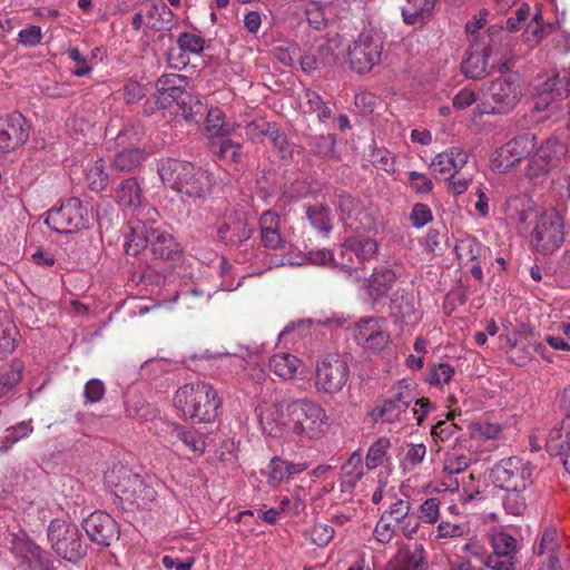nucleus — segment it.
Instances as JSON below:
<instances>
[{"label": "nucleus", "mask_w": 570, "mask_h": 570, "mask_svg": "<svg viewBox=\"0 0 570 570\" xmlns=\"http://www.w3.org/2000/svg\"><path fill=\"white\" fill-rule=\"evenodd\" d=\"M534 465L520 456L500 460L493 465L490 478L494 487L505 492L503 507L509 514L522 515L532 495Z\"/></svg>", "instance_id": "nucleus-1"}, {"label": "nucleus", "mask_w": 570, "mask_h": 570, "mask_svg": "<svg viewBox=\"0 0 570 570\" xmlns=\"http://www.w3.org/2000/svg\"><path fill=\"white\" fill-rule=\"evenodd\" d=\"M222 403L217 390L205 381L181 385L173 397V404L178 415L195 424L215 422L219 415Z\"/></svg>", "instance_id": "nucleus-2"}, {"label": "nucleus", "mask_w": 570, "mask_h": 570, "mask_svg": "<svg viewBox=\"0 0 570 570\" xmlns=\"http://www.w3.org/2000/svg\"><path fill=\"white\" fill-rule=\"evenodd\" d=\"M157 173L166 186L188 197L204 199L212 193L213 175L189 161L161 158L157 163Z\"/></svg>", "instance_id": "nucleus-3"}, {"label": "nucleus", "mask_w": 570, "mask_h": 570, "mask_svg": "<svg viewBox=\"0 0 570 570\" xmlns=\"http://www.w3.org/2000/svg\"><path fill=\"white\" fill-rule=\"evenodd\" d=\"M292 431L308 440L324 435L327 428L325 410L314 401L301 399L293 401L286 407Z\"/></svg>", "instance_id": "nucleus-4"}, {"label": "nucleus", "mask_w": 570, "mask_h": 570, "mask_svg": "<svg viewBox=\"0 0 570 570\" xmlns=\"http://www.w3.org/2000/svg\"><path fill=\"white\" fill-rule=\"evenodd\" d=\"M489 96V107L484 105L481 109L478 106L479 114L508 115L515 109L520 102L522 94V77L518 72L500 76L489 82L487 88Z\"/></svg>", "instance_id": "nucleus-5"}, {"label": "nucleus", "mask_w": 570, "mask_h": 570, "mask_svg": "<svg viewBox=\"0 0 570 570\" xmlns=\"http://www.w3.org/2000/svg\"><path fill=\"white\" fill-rule=\"evenodd\" d=\"M384 37L382 32L371 29L362 31L348 47L347 60L353 71L368 73L382 61Z\"/></svg>", "instance_id": "nucleus-6"}, {"label": "nucleus", "mask_w": 570, "mask_h": 570, "mask_svg": "<svg viewBox=\"0 0 570 570\" xmlns=\"http://www.w3.org/2000/svg\"><path fill=\"white\" fill-rule=\"evenodd\" d=\"M379 255V243L376 239L365 236H350L344 239L340 253V261L336 263L347 279L360 281L362 265Z\"/></svg>", "instance_id": "nucleus-7"}, {"label": "nucleus", "mask_w": 570, "mask_h": 570, "mask_svg": "<svg viewBox=\"0 0 570 570\" xmlns=\"http://www.w3.org/2000/svg\"><path fill=\"white\" fill-rule=\"evenodd\" d=\"M350 379L347 356L328 353L317 360L314 386L317 392L326 395L340 393Z\"/></svg>", "instance_id": "nucleus-8"}, {"label": "nucleus", "mask_w": 570, "mask_h": 570, "mask_svg": "<svg viewBox=\"0 0 570 570\" xmlns=\"http://www.w3.org/2000/svg\"><path fill=\"white\" fill-rule=\"evenodd\" d=\"M564 243V219L556 209L543 212L531 232L533 248L543 256L552 255Z\"/></svg>", "instance_id": "nucleus-9"}, {"label": "nucleus", "mask_w": 570, "mask_h": 570, "mask_svg": "<svg viewBox=\"0 0 570 570\" xmlns=\"http://www.w3.org/2000/svg\"><path fill=\"white\" fill-rule=\"evenodd\" d=\"M48 539L53 551L62 559L77 563L86 556V546L77 525L58 519L48 527Z\"/></svg>", "instance_id": "nucleus-10"}, {"label": "nucleus", "mask_w": 570, "mask_h": 570, "mask_svg": "<svg viewBox=\"0 0 570 570\" xmlns=\"http://www.w3.org/2000/svg\"><path fill=\"white\" fill-rule=\"evenodd\" d=\"M414 400L412 382L407 379L400 380L391 386L390 395L372 410L371 416L375 422L393 423L400 420Z\"/></svg>", "instance_id": "nucleus-11"}, {"label": "nucleus", "mask_w": 570, "mask_h": 570, "mask_svg": "<svg viewBox=\"0 0 570 570\" xmlns=\"http://www.w3.org/2000/svg\"><path fill=\"white\" fill-rule=\"evenodd\" d=\"M107 483L124 511L134 512L140 509L142 480L138 473L120 466L107 475Z\"/></svg>", "instance_id": "nucleus-12"}, {"label": "nucleus", "mask_w": 570, "mask_h": 570, "mask_svg": "<svg viewBox=\"0 0 570 570\" xmlns=\"http://www.w3.org/2000/svg\"><path fill=\"white\" fill-rule=\"evenodd\" d=\"M157 215L154 207L145 210V247L150 246L155 258L176 261L179 258L181 249L166 226H147V220L154 224Z\"/></svg>", "instance_id": "nucleus-13"}, {"label": "nucleus", "mask_w": 570, "mask_h": 570, "mask_svg": "<svg viewBox=\"0 0 570 570\" xmlns=\"http://www.w3.org/2000/svg\"><path fill=\"white\" fill-rule=\"evenodd\" d=\"M87 209L77 197H69L58 208L48 212L46 224L59 234L71 233L86 226Z\"/></svg>", "instance_id": "nucleus-14"}, {"label": "nucleus", "mask_w": 570, "mask_h": 570, "mask_svg": "<svg viewBox=\"0 0 570 570\" xmlns=\"http://www.w3.org/2000/svg\"><path fill=\"white\" fill-rule=\"evenodd\" d=\"M492 551L487 556L484 566L490 570H515L519 562L517 539L504 531H497L489 538Z\"/></svg>", "instance_id": "nucleus-15"}, {"label": "nucleus", "mask_w": 570, "mask_h": 570, "mask_svg": "<svg viewBox=\"0 0 570 570\" xmlns=\"http://www.w3.org/2000/svg\"><path fill=\"white\" fill-rule=\"evenodd\" d=\"M215 228L218 240L232 247L240 246L247 242L254 233V228L248 223L245 214L236 210L225 212L216 222Z\"/></svg>", "instance_id": "nucleus-16"}, {"label": "nucleus", "mask_w": 570, "mask_h": 570, "mask_svg": "<svg viewBox=\"0 0 570 570\" xmlns=\"http://www.w3.org/2000/svg\"><path fill=\"white\" fill-rule=\"evenodd\" d=\"M337 209L341 220L351 229L370 232L376 220L364 203L347 193L337 195Z\"/></svg>", "instance_id": "nucleus-17"}, {"label": "nucleus", "mask_w": 570, "mask_h": 570, "mask_svg": "<svg viewBox=\"0 0 570 570\" xmlns=\"http://www.w3.org/2000/svg\"><path fill=\"white\" fill-rule=\"evenodd\" d=\"M335 43L326 38H316L309 46L298 49L297 61L304 73L332 66L336 62Z\"/></svg>", "instance_id": "nucleus-18"}, {"label": "nucleus", "mask_w": 570, "mask_h": 570, "mask_svg": "<svg viewBox=\"0 0 570 570\" xmlns=\"http://www.w3.org/2000/svg\"><path fill=\"white\" fill-rule=\"evenodd\" d=\"M30 126L19 111L0 117V151L9 153L21 147L29 139Z\"/></svg>", "instance_id": "nucleus-19"}, {"label": "nucleus", "mask_w": 570, "mask_h": 570, "mask_svg": "<svg viewBox=\"0 0 570 570\" xmlns=\"http://www.w3.org/2000/svg\"><path fill=\"white\" fill-rule=\"evenodd\" d=\"M566 151V146L558 138H548L531 157L527 167V175L531 179L547 175L558 165Z\"/></svg>", "instance_id": "nucleus-20"}, {"label": "nucleus", "mask_w": 570, "mask_h": 570, "mask_svg": "<svg viewBox=\"0 0 570 570\" xmlns=\"http://www.w3.org/2000/svg\"><path fill=\"white\" fill-rule=\"evenodd\" d=\"M535 146V136H515L495 150L494 161L500 170H507L527 158Z\"/></svg>", "instance_id": "nucleus-21"}, {"label": "nucleus", "mask_w": 570, "mask_h": 570, "mask_svg": "<svg viewBox=\"0 0 570 570\" xmlns=\"http://www.w3.org/2000/svg\"><path fill=\"white\" fill-rule=\"evenodd\" d=\"M356 343L365 350L381 351L390 341V333L381 325L376 317L361 318L354 330Z\"/></svg>", "instance_id": "nucleus-22"}, {"label": "nucleus", "mask_w": 570, "mask_h": 570, "mask_svg": "<svg viewBox=\"0 0 570 570\" xmlns=\"http://www.w3.org/2000/svg\"><path fill=\"white\" fill-rule=\"evenodd\" d=\"M82 528L92 542L106 547L118 534L116 521L110 514L102 511H95L83 519Z\"/></svg>", "instance_id": "nucleus-23"}, {"label": "nucleus", "mask_w": 570, "mask_h": 570, "mask_svg": "<svg viewBox=\"0 0 570 570\" xmlns=\"http://www.w3.org/2000/svg\"><path fill=\"white\" fill-rule=\"evenodd\" d=\"M428 553L422 543L406 544L397 549L384 570H425Z\"/></svg>", "instance_id": "nucleus-24"}, {"label": "nucleus", "mask_w": 570, "mask_h": 570, "mask_svg": "<svg viewBox=\"0 0 570 570\" xmlns=\"http://www.w3.org/2000/svg\"><path fill=\"white\" fill-rule=\"evenodd\" d=\"M397 278V273L391 266L379 265L374 267L371 275L364 281V287L372 303L375 304L386 297Z\"/></svg>", "instance_id": "nucleus-25"}, {"label": "nucleus", "mask_w": 570, "mask_h": 570, "mask_svg": "<svg viewBox=\"0 0 570 570\" xmlns=\"http://www.w3.org/2000/svg\"><path fill=\"white\" fill-rule=\"evenodd\" d=\"M261 243L267 249L285 248V239L281 235V217L273 210L263 212L258 219Z\"/></svg>", "instance_id": "nucleus-26"}, {"label": "nucleus", "mask_w": 570, "mask_h": 570, "mask_svg": "<svg viewBox=\"0 0 570 570\" xmlns=\"http://www.w3.org/2000/svg\"><path fill=\"white\" fill-rule=\"evenodd\" d=\"M267 483L276 488L281 483H288L295 475L307 470L308 464L305 462H292L282 456L275 455L268 463Z\"/></svg>", "instance_id": "nucleus-27"}, {"label": "nucleus", "mask_w": 570, "mask_h": 570, "mask_svg": "<svg viewBox=\"0 0 570 570\" xmlns=\"http://www.w3.org/2000/svg\"><path fill=\"white\" fill-rule=\"evenodd\" d=\"M157 11L158 8L153 4L148 10V16L145 17V38L148 40L145 41V47H150L155 53L158 48L163 49L166 40L170 41L171 38L167 27L168 21L160 18L155 19Z\"/></svg>", "instance_id": "nucleus-28"}, {"label": "nucleus", "mask_w": 570, "mask_h": 570, "mask_svg": "<svg viewBox=\"0 0 570 570\" xmlns=\"http://www.w3.org/2000/svg\"><path fill=\"white\" fill-rule=\"evenodd\" d=\"M468 163V154L461 147H451L443 153L438 154L430 167L434 173L450 176L452 173H459Z\"/></svg>", "instance_id": "nucleus-29"}, {"label": "nucleus", "mask_w": 570, "mask_h": 570, "mask_svg": "<svg viewBox=\"0 0 570 570\" xmlns=\"http://www.w3.org/2000/svg\"><path fill=\"white\" fill-rule=\"evenodd\" d=\"M390 316L400 323H406V320L416 313L415 296L405 288H399L390 297Z\"/></svg>", "instance_id": "nucleus-30"}, {"label": "nucleus", "mask_w": 570, "mask_h": 570, "mask_svg": "<svg viewBox=\"0 0 570 570\" xmlns=\"http://www.w3.org/2000/svg\"><path fill=\"white\" fill-rule=\"evenodd\" d=\"M490 56L491 51L489 50L478 51L469 49L461 63L462 73L466 78L473 80L483 79L491 75V70H489L488 66V59Z\"/></svg>", "instance_id": "nucleus-31"}, {"label": "nucleus", "mask_w": 570, "mask_h": 570, "mask_svg": "<svg viewBox=\"0 0 570 570\" xmlns=\"http://www.w3.org/2000/svg\"><path fill=\"white\" fill-rule=\"evenodd\" d=\"M302 361L289 353H276L271 356L268 362L269 371L277 377L287 381L296 377Z\"/></svg>", "instance_id": "nucleus-32"}, {"label": "nucleus", "mask_w": 570, "mask_h": 570, "mask_svg": "<svg viewBox=\"0 0 570 570\" xmlns=\"http://www.w3.org/2000/svg\"><path fill=\"white\" fill-rule=\"evenodd\" d=\"M174 434L183 444L197 456L204 454L206 443L203 435L194 428L186 426L179 423H166Z\"/></svg>", "instance_id": "nucleus-33"}, {"label": "nucleus", "mask_w": 570, "mask_h": 570, "mask_svg": "<svg viewBox=\"0 0 570 570\" xmlns=\"http://www.w3.org/2000/svg\"><path fill=\"white\" fill-rule=\"evenodd\" d=\"M435 0H409L402 8L403 21L409 26L424 23L432 14Z\"/></svg>", "instance_id": "nucleus-34"}, {"label": "nucleus", "mask_w": 570, "mask_h": 570, "mask_svg": "<svg viewBox=\"0 0 570 570\" xmlns=\"http://www.w3.org/2000/svg\"><path fill=\"white\" fill-rule=\"evenodd\" d=\"M117 200L127 210H139L141 205V188L136 178L124 180L117 189Z\"/></svg>", "instance_id": "nucleus-35"}, {"label": "nucleus", "mask_w": 570, "mask_h": 570, "mask_svg": "<svg viewBox=\"0 0 570 570\" xmlns=\"http://www.w3.org/2000/svg\"><path fill=\"white\" fill-rule=\"evenodd\" d=\"M306 218L317 232L330 235L333 230V216L326 204L306 206Z\"/></svg>", "instance_id": "nucleus-36"}, {"label": "nucleus", "mask_w": 570, "mask_h": 570, "mask_svg": "<svg viewBox=\"0 0 570 570\" xmlns=\"http://www.w3.org/2000/svg\"><path fill=\"white\" fill-rule=\"evenodd\" d=\"M509 347L505 351V354L511 363L517 366H525L531 361L532 351L537 353H542L546 350V346L542 343H537L533 346H530L523 341L513 342L508 340Z\"/></svg>", "instance_id": "nucleus-37"}, {"label": "nucleus", "mask_w": 570, "mask_h": 570, "mask_svg": "<svg viewBox=\"0 0 570 570\" xmlns=\"http://www.w3.org/2000/svg\"><path fill=\"white\" fill-rule=\"evenodd\" d=\"M484 247L481 242L471 235L460 238L454 246L455 255L461 265L480 259Z\"/></svg>", "instance_id": "nucleus-38"}, {"label": "nucleus", "mask_w": 570, "mask_h": 570, "mask_svg": "<svg viewBox=\"0 0 570 570\" xmlns=\"http://www.w3.org/2000/svg\"><path fill=\"white\" fill-rule=\"evenodd\" d=\"M308 146L313 155L324 160H336V136L334 134L316 135L309 138Z\"/></svg>", "instance_id": "nucleus-39"}, {"label": "nucleus", "mask_w": 570, "mask_h": 570, "mask_svg": "<svg viewBox=\"0 0 570 570\" xmlns=\"http://www.w3.org/2000/svg\"><path fill=\"white\" fill-rule=\"evenodd\" d=\"M568 444H570V413L562 419L559 425L549 431L546 446L550 453H560Z\"/></svg>", "instance_id": "nucleus-40"}, {"label": "nucleus", "mask_w": 570, "mask_h": 570, "mask_svg": "<svg viewBox=\"0 0 570 570\" xmlns=\"http://www.w3.org/2000/svg\"><path fill=\"white\" fill-rule=\"evenodd\" d=\"M391 449L390 439L382 436L371 444L365 456L368 470H374L389 461L387 452Z\"/></svg>", "instance_id": "nucleus-41"}, {"label": "nucleus", "mask_w": 570, "mask_h": 570, "mask_svg": "<svg viewBox=\"0 0 570 570\" xmlns=\"http://www.w3.org/2000/svg\"><path fill=\"white\" fill-rule=\"evenodd\" d=\"M473 462H476L474 453H459L454 446L452 451L446 454L443 461V469L450 474H459L468 470Z\"/></svg>", "instance_id": "nucleus-42"}, {"label": "nucleus", "mask_w": 570, "mask_h": 570, "mask_svg": "<svg viewBox=\"0 0 570 570\" xmlns=\"http://www.w3.org/2000/svg\"><path fill=\"white\" fill-rule=\"evenodd\" d=\"M184 96H186L189 101L191 100L189 95H174L169 91L155 89L145 101V114L148 111L153 112L156 109L169 108L174 102L178 104Z\"/></svg>", "instance_id": "nucleus-43"}, {"label": "nucleus", "mask_w": 570, "mask_h": 570, "mask_svg": "<svg viewBox=\"0 0 570 570\" xmlns=\"http://www.w3.org/2000/svg\"><path fill=\"white\" fill-rule=\"evenodd\" d=\"M177 45L181 51L179 59L181 60V62L184 65H186V61L184 60V53H193V55L202 53L205 50L206 41L198 33L184 31V32H180L178 36Z\"/></svg>", "instance_id": "nucleus-44"}, {"label": "nucleus", "mask_w": 570, "mask_h": 570, "mask_svg": "<svg viewBox=\"0 0 570 570\" xmlns=\"http://www.w3.org/2000/svg\"><path fill=\"white\" fill-rule=\"evenodd\" d=\"M22 365L13 362L9 368L0 371V400L6 397L21 381ZM3 402L0 401V405Z\"/></svg>", "instance_id": "nucleus-45"}, {"label": "nucleus", "mask_w": 570, "mask_h": 570, "mask_svg": "<svg viewBox=\"0 0 570 570\" xmlns=\"http://www.w3.org/2000/svg\"><path fill=\"white\" fill-rule=\"evenodd\" d=\"M455 374V368L450 363H439L430 366L426 382L431 386L449 384Z\"/></svg>", "instance_id": "nucleus-46"}, {"label": "nucleus", "mask_w": 570, "mask_h": 570, "mask_svg": "<svg viewBox=\"0 0 570 570\" xmlns=\"http://www.w3.org/2000/svg\"><path fill=\"white\" fill-rule=\"evenodd\" d=\"M142 161V153L138 148L124 149L114 159V166L120 171H130Z\"/></svg>", "instance_id": "nucleus-47"}, {"label": "nucleus", "mask_w": 570, "mask_h": 570, "mask_svg": "<svg viewBox=\"0 0 570 570\" xmlns=\"http://www.w3.org/2000/svg\"><path fill=\"white\" fill-rule=\"evenodd\" d=\"M304 99L308 107V112H317L321 122H325L332 117V109L323 101L322 97L312 89L304 90Z\"/></svg>", "instance_id": "nucleus-48"}, {"label": "nucleus", "mask_w": 570, "mask_h": 570, "mask_svg": "<svg viewBox=\"0 0 570 570\" xmlns=\"http://www.w3.org/2000/svg\"><path fill=\"white\" fill-rule=\"evenodd\" d=\"M87 179L89 188L92 191L99 193L107 188L109 184V176L105 170V164L101 159L97 160L89 169Z\"/></svg>", "instance_id": "nucleus-49"}, {"label": "nucleus", "mask_w": 570, "mask_h": 570, "mask_svg": "<svg viewBox=\"0 0 570 570\" xmlns=\"http://www.w3.org/2000/svg\"><path fill=\"white\" fill-rule=\"evenodd\" d=\"M225 115L219 108L208 110L206 118V129L212 136L225 137L229 134L230 128L224 121Z\"/></svg>", "instance_id": "nucleus-50"}, {"label": "nucleus", "mask_w": 570, "mask_h": 570, "mask_svg": "<svg viewBox=\"0 0 570 570\" xmlns=\"http://www.w3.org/2000/svg\"><path fill=\"white\" fill-rule=\"evenodd\" d=\"M129 233L126 235V242L124 244L125 253L127 256L137 257L142 250V230L140 228V220L130 223Z\"/></svg>", "instance_id": "nucleus-51"}, {"label": "nucleus", "mask_w": 570, "mask_h": 570, "mask_svg": "<svg viewBox=\"0 0 570 570\" xmlns=\"http://www.w3.org/2000/svg\"><path fill=\"white\" fill-rule=\"evenodd\" d=\"M266 137H268L271 144L274 146V148L277 149L278 155L282 158H287L292 156V150L288 145L287 136L281 129L278 124L271 122Z\"/></svg>", "instance_id": "nucleus-52"}, {"label": "nucleus", "mask_w": 570, "mask_h": 570, "mask_svg": "<svg viewBox=\"0 0 570 570\" xmlns=\"http://www.w3.org/2000/svg\"><path fill=\"white\" fill-rule=\"evenodd\" d=\"M560 538L556 528H547L542 535L539 546L535 548V553L541 556L544 553H560Z\"/></svg>", "instance_id": "nucleus-53"}, {"label": "nucleus", "mask_w": 570, "mask_h": 570, "mask_svg": "<svg viewBox=\"0 0 570 570\" xmlns=\"http://www.w3.org/2000/svg\"><path fill=\"white\" fill-rule=\"evenodd\" d=\"M426 454V448L423 443L409 444L404 458L401 460V468L404 471L414 470L420 463H422Z\"/></svg>", "instance_id": "nucleus-54"}, {"label": "nucleus", "mask_w": 570, "mask_h": 570, "mask_svg": "<svg viewBox=\"0 0 570 570\" xmlns=\"http://www.w3.org/2000/svg\"><path fill=\"white\" fill-rule=\"evenodd\" d=\"M305 259L311 264L328 266L340 271V266L336 265V263L340 261V257L336 259L334 254L326 248L308 250L305 254Z\"/></svg>", "instance_id": "nucleus-55"}, {"label": "nucleus", "mask_w": 570, "mask_h": 570, "mask_svg": "<svg viewBox=\"0 0 570 570\" xmlns=\"http://www.w3.org/2000/svg\"><path fill=\"white\" fill-rule=\"evenodd\" d=\"M345 475L351 476L353 481H348L354 485L363 476V455L360 451L353 452L348 460L342 465Z\"/></svg>", "instance_id": "nucleus-56"}, {"label": "nucleus", "mask_w": 570, "mask_h": 570, "mask_svg": "<svg viewBox=\"0 0 570 570\" xmlns=\"http://www.w3.org/2000/svg\"><path fill=\"white\" fill-rule=\"evenodd\" d=\"M411 513V503L407 500L396 499L390 504V507L383 512L389 520L400 524Z\"/></svg>", "instance_id": "nucleus-57"}, {"label": "nucleus", "mask_w": 570, "mask_h": 570, "mask_svg": "<svg viewBox=\"0 0 570 570\" xmlns=\"http://www.w3.org/2000/svg\"><path fill=\"white\" fill-rule=\"evenodd\" d=\"M410 188L420 195L429 194L433 190L434 184L425 174L412 170L407 174Z\"/></svg>", "instance_id": "nucleus-58"}, {"label": "nucleus", "mask_w": 570, "mask_h": 570, "mask_svg": "<svg viewBox=\"0 0 570 570\" xmlns=\"http://www.w3.org/2000/svg\"><path fill=\"white\" fill-rule=\"evenodd\" d=\"M410 220L414 228H422L433 220V214L430 207L423 203L413 205Z\"/></svg>", "instance_id": "nucleus-59"}, {"label": "nucleus", "mask_w": 570, "mask_h": 570, "mask_svg": "<svg viewBox=\"0 0 570 570\" xmlns=\"http://www.w3.org/2000/svg\"><path fill=\"white\" fill-rule=\"evenodd\" d=\"M472 438L480 440H494L499 436L502 429L500 424L490 422H479L471 426Z\"/></svg>", "instance_id": "nucleus-60"}, {"label": "nucleus", "mask_w": 570, "mask_h": 570, "mask_svg": "<svg viewBox=\"0 0 570 570\" xmlns=\"http://www.w3.org/2000/svg\"><path fill=\"white\" fill-rule=\"evenodd\" d=\"M395 532L393 522L382 514L374 528L373 534L380 543H389L394 538Z\"/></svg>", "instance_id": "nucleus-61"}, {"label": "nucleus", "mask_w": 570, "mask_h": 570, "mask_svg": "<svg viewBox=\"0 0 570 570\" xmlns=\"http://www.w3.org/2000/svg\"><path fill=\"white\" fill-rule=\"evenodd\" d=\"M440 500L438 498H429L420 505L419 518L425 523H435L439 519Z\"/></svg>", "instance_id": "nucleus-62"}, {"label": "nucleus", "mask_w": 570, "mask_h": 570, "mask_svg": "<svg viewBox=\"0 0 570 570\" xmlns=\"http://www.w3.org/2000/svg\"><path fill=\"white\" fill-rule=\"evenodd\" d=\"M13 549L17 557L22 560V563H27L29 567H32V558L41 548L30 540H19L14 543Z\"/></svg>", "instance_id": "nucleus-63"}, {"label": "nucleus", "mask_w": 570, "mask_h": 570, "mask_svg": "<svg viewBox=\"0 0 570 570\" xmlns=\"http://www.w3.org/2000/svg\"><path fill=\"white\" fill-rule=\"evenodd\" d=\"M240 149L242 145L239 142L233 141L230 139H222L217 156L220 159H228L234 164H237L240 159Z\"/></svg>", "instance_id": "nucleus-64"}]
</instances>
